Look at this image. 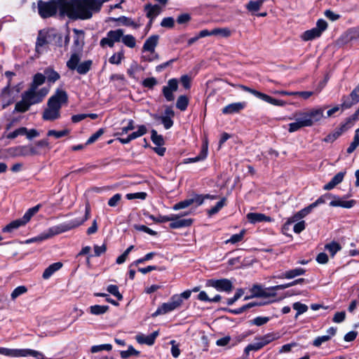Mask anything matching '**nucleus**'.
Masks as SVG:
<instances>
[{"label":"nucleus","mask_w":359,"mask_h":359,"mask_svg":"<svg viewBox=\"0 0 359 359\" xmlns=\"http://www.w3.org/2000/svg\"><path fill=\"white\" fill-rule=\"evenodd\" d=\"M98 10L94 0H70L61 14L71 19H88Z\"/></svg>","instance_id":"obj_1"},{"label":"nucleus","mask_w":359,"mask_h":359,"mask_svg":"<svg viewBox=\"0 0 359 359\" xmlns=\"http://www.w3.org/2000/svg\"><path fill=\"white\" fill-rule=\"evenodd\" d=\"M68 102L67 93L62 89H57L48 99L47 107L44 109L42 118L45 121H54L60 117V109Z\"/></svg>","instance_id":"obj_2"},{"label":"nucleus","mask_w":359,"mask_h":359,"mask_svg":"<svg viewBox=\"0 0 359 359\" xmlns=\"http://www.w3.org/2000/svg\"><path fill=\"white\" fill-rule=\"evenodd\" d=\"M188 215V212H184L182 214H176L171 216H159L155 217L153 215H150L149 217L155 222L163 223L166 222H171L170 227L171 229H180L183 227L190 226L193 223L192 219H182L183 216Z\"/></svg>","instance_id":"obj_3"},{"label":"nucleus","mask_w":359,"mask_h":359,"mask_svg":"<svg viewBox=\"0 0 359 359\" xmlns=\"http://www.w3.org/2000/svg\"><path fill=\"white\" fill-rule=\"evenodd\" d=\"M294 122L288 125V132L294 133L301 128L311 127V123L307 116L306 109L298 111L294 114Z\"/></svg>","instance_id":"obj_4"},{"label":"nucleus","mask_w":359,"mask_h":359,"mask_svg":"<svg viewBox=\"0 0 359 359\" xmlns=\"http://www.w3.org/2000/svg\"><path fill=\"white\" fill-rule=\"evenodd\" d=\"M39 209V205H36L29 209L21 219L14 220L5 226L2 229L3 232L11 233L14 229H16L20 226L25 224L30 220L32 217L38 212Z\"/></svg>","instance_id":"obj_5"},{"label":"nucleus","mask_w":359,"mask_h":359,"mask_svg":"<svg viewBox=\"0 0 359 359\" xmlns=\"http://www.w3.org/2000/svg\"><path fill=\"white\" fill-rule=\"evenodd\" d=\"M182 303L183 300L180 299V297L173 295L170 302L162 304V305L159 306L154 313H152L151 316L155 318L159 315H164L168 312L172 311L180 307Z\"/></svg>","instance_id":"obj_6"},{"label":"nucleus","mask_w":359,"mask_h":359,"mask_svg":"<svg viewBox=\"0 0 359 359\" xmlns=\"http://www.w3.org/2000/svg\"><path fill=\"white\" fill-rule=\"evenodd\" d=\"M327 23L324 20H318L316 23V27L305 31L301 35V39L304 41H309L318 38L321 36L322 33L327 29Z\"/></svg>","instance_id":"obj_7"},{"label":"nucleus","mask_w":359,"mask_h":359,"mask_svg":"<svg viewBox=\"0 0 359 359\" xmlns=\"http://www.w3.org/2000/svg\"><path fill=\"white\" fill-rule=\"evenodd\" d=\"M48 89L42 88L39 90L29 87V88L24 92L22 95L27 100L31 105L37 104L42 101L43 97L48 94Z\"/></svg>","instance_id":"obj_8"},{"label":"nucleus","mask_w":359,"mask_h":359,"mask_svg":"<svg viewBox=\"0 0 359 359\" xmlns=\"http://www.w3.org/2000/svg\"><path fill=\"white\" fill-rule=\"evenodd\" d=\"M239 88L246 92H248V93L254 95L255 96L259 97V99L273 104V105L283 107V106L285 105V104H286V102L283 100L275 99L265 93H263L257 91L255 89L250 88L248 86H245L243 85H240Z\"/></svg>","instance_id":"obj_9"},{"label":"nucleus","mask_w":359,"mask_h":359,"mask_svg":"<svg viewBox=\"0 0 359 359\" xmlns=\"http://www.w3.org/2000/svg\"><path fill=\"white\" fill-rule=\"evenodd\" d=\"M59 6L55 1L44 2L39 1L38 2L39 13L43 18H49L55 15Z\"/></svg>","instance_id":"obj_10"},{"label":"nucleus","mask_w":359,"mask_h":359,"mask_svg":"<svg viewBox=\"0 0 359 359\" xmlns=\"http://www.w3.org/2000/svg\"><path fill=\"white\" fill-rule=\"evenodd\" d=\"M355 40H359V27L348 30L335 41V45L343 47Z\"/></svg>","instance_id":"obj_11"},{"label":"nucleus","mask_w":359,"mask_h":359,"mask_svg":"<svg viewBox=\"0 0 359 359\" xmlns=\"http://www.w3.org/2000/svg\"><path fill=\"white\" fill-rule=\"evenodd\" d=\"M82 224V222H72L69 224H60L50 228L48 233L44 235V238H48L55 235L66 232L72 229L76 228Z\"/></svg>","instance_id":"obj_12"},{"label":"nucleus","mask_w":359,"mask_h":359,"mask_svg":"<svg viewBox=\"0 0 359 359\" xmlns=\"http://www.w3.org/2000/svg\"><path fill=\"white\" fill-rule=\"evenodd\" d=\"M175 116V111L172 108L169 106H166L164 113L161 116L155 115L154 118L158 121H161L164 128L166 130L170 129L173 125V121L172 118Z\"/></svg>","instance_id":"obj_13"},{"label":"nucleus","mask_w":359,"mask_h":359,"mask_svg":"<svg viewBox=\"0 0 359 359\" xmlns=\"http://www.w3.org/2000/svg\"><path fill=\"white\" fill-rule=\"evenodd\" d=\"M178 89V81L175 79L168 80L167 86H163L162 91L167 101H173L175 96L173 93Z\"/></svg>","instance_id":"obj_14"},{"label":"nucleus","mask_w":359,"mask_h":359,"mask_svg":"<svg viewBox=\"0 0 359 359\" xmlns=\"http://www.w3.org/2000/svg\"><path fill=\"white\" fill-rule=\"evenodd\" d=\"M306 112L308 118L311 123V126L319 123L325 118L324 111L320 107L307 109Z\"/></svg>","instance_id":"obj_15"},{"label":"nucleus","mask_w":359,"mask_h":359,"mask_svg":"<svg viewBox=\"0 0 359 359\" xmlns=\"http://www.w3.org/2000/svg\"><path fill=\"white\" fill-rule=\"evenodd\" d=\"M50 34L48 31L43 29L40 30L36 42V51L41 53L47 46L49 43Z\"/></svg>","instance_id":"obj_16"},{"label":"nucleus","mask_w":359,"mask_h":359,"mask_svg":"<svg viewBox=\"0 0 359 359\" xmlns=\"http://www.w3.org/2000/svg\"><path fill=\"white\" fill-rule=\"evenodd\" d=\"M210 285L219 290L226 292H230L233 289L232 283L228 279L211 280L209 281Z\"/></svg>","instance_id":"obj_17"},{"label":"nucleus","mask_w":359,"mask_h":359,"mask_svg":"<svg viewBox=\"0 0 359 359\" xmlns=\"http://www.w3.org/2000/svg\"><path fill=\"white\" fill-rule=\"evenodd\" d=\"M208 140L207 137H205L203 139V142L202 145V149L200 154L195 158H189L184 159L183 163L187 164L190 163H196L198 161H203L208 156Z\"/></svg>","instance_id":"obj_18"},{"label":"nucleus","mask_w":359,"mask_h":359,"mask_svg":"<svg viewBox=\"0 0 359 359\" xmlns=\"http://www.w3.org/2000/svg\"><path fill=\"white\" fill-rule=\"evenodd\" d=\"M13 150L14 155L18 156H35L39 154L38 151L32 145L18 146Z\"/></svg>","instance_id":"obj_19"},{"label":"nucleus","mask_w":359,"mask_h":359,"mask_svg":"<svg viewBox=\"0 0 359 359\" xmlns=\"http://www.w3.org/2000/svg\"><path fill=\"white\" fill-rule=\"evenodd\" d=\"M74 32L75 34L73 45L74 52L82 53L84 44V33L83 31H80L76 29H74Z\"/></svg>","instance_id":"obj_20"},{"label":"nucleus","mask_w":359,"mask_h":359,"mask_svg":"<svg viewBox=\"0 0 359 359\" xmlns=\"http://www.w3.org/2000/svg\"><path fill=\"white\" fill-rule=\"evenodd\" d=\"M271 341L272 339H270V337L266 336L264 338L259 339V341L247 346L245 348V352L246 354H249V352L251 351H257Z\"/></svg>","instance_id":"obj_21"},{"label":"nucleus","mask_w":359,"mask_h":359,"mask_svg":"<svg viewBox=\"0 0 359 359\" xmlns=\"http://www.w3.org/2000/svg\"><path fill=\"white\" fill-rule=\"evenodd\" d=\"M292 285V284L279 285L269 288H264L260 297L273 298L276 295V293L275 292L276 290H284L285 288L290 287Z\"/></svg>","instance_id":"obj_22"},{"label":"nucleus","mask_w":359,"mask_h":359,"mask_svg":"<svg viewBox=\"0 0 359 359\" xmlns=\"http://www.w3.org/2000/svg\"><path fill=\"white\" fill-rule=\"evenodd\" d=\"M245 104L244 102H234L229 104L222 109L224 114H232L238 113L244 109Z\"/></svg>","instance_id":"obj_23"},{"label":"nucleus","mask_w":359,"mask_h":359,"mask_svg":"<svg viewBox=\"0 0 359 359\" xmlns=\"http://www.w3.org/2000/svg\"><path fill=\"white\" fill-rule=\"evenodd\" d=\"M158 35H153L150 37H149L143 46V50L144 51H149L151 53H154L155 48L156 47L158 42Z\"/></svg>","instance_id":"obj_24"},{"label":"nucleus","mask_w":359,"mask_h":359,"mask_svg":"<svg viewBox=\"0 0 359 359\" xmlns=\"http://www.w3.org/2000/svg\"><path fill=\"white\" fill-rule=\"evenodd\" d=\"M248 220L252 223L255 224L257 222H271V218L269 217L266 216L264 214L262 213H257V212H250L248 213L247 215Z\"/></svg>","instance_id":"obj_25"},{"label":"nucleus","mask_w":359,"mask_h":359,"mask_svg":"<svg viewBox=\"0 0 359 359\" xmlns=\"http://www.w3.org/2000/svg\"><path fill=\"white\" fill-rule=\"evenodd\" d=\"M302 218L298 215L297 212H296L294 215H293L292 217H289L286 222L283 224L282 228V231L283 234L291 236L290 234V232L291 231V225L294 222H298L299 220H301Z\"/></svg>","instance_id":"obj_26"},{"label":"nucleus","mask_w":359,"mask_h":359,"mask_svg":"<svg viewBox=\"0 0 359 359\" xmlns=\"http://www.w3.org/2000/svg\"><path fill=\"white\" fill-rule=\"evenodd\" d=\"M355 203L353 200L344 201L337 197H333V200L330 203L332 207H341L344 208H351Z\"/></svg>","instance_id":"obj_27"},{"label":"nucleus","mask_w":359,"mask_h":359,"mask_svg":"<svg viewBox=\"0 0 359 359\" xmlns=\"http://www.w3.org/2000/svg\"><path fill=\"white\" fill-rule=\"evenodd\" d=\"M81 57V53L74 52L72 54L70 59L67 62V67L72 70L76 69L79 64Z\"/></svg>","instance_id":"obj_28"},{"label":"nucleus","mask_w":359,"mask_h":359,"mask_svg":"<svg viewBox=\"0 0 359 359\" xmlns=\"http://www.w3.org/2000/svg\"><path fill=\"white\" fill-rule=\"evenodd\" d=\"M62 266V264L61 262H56L51 265H50L43 273V278L44 279L49 278L55 271L60 269Z\"/></svg>","instance_id":"obj_29"},{"label":"nucleus","mask_w":359,"mask_h":359,"mask_svg":"<svg viewBox=\"0 0 359 359\" xmlns=\"http://www.w3.org/2000/svg\"><path fill=\"white\" fill-rule=\"evenodd\" d=\"M145 11H147V16L152 20L161 13V8L158 5L147 4L145 6Z\"/></svg>","instance_id":"obj_30"},{"label":"nucleus","mask_w":359,"mask_h":359,"mask_svg":"<svg viewBox=\"0 0 359 359\" xmlns=\"http://www.w3.org/2000/svg\"><path fill=\"white\" fill-rule=\"evenodd\" d=\"M28 288L25 285L16 287L11 293L10 298L12 302H15L19 297L26 294Z\"/></svg>","instance_id":"obj_31"},{"label":"nucleus","mask_w":359,"mask_h":359,"mask_svg":"<svg viewBox=\"0 0 359 359\" xmlns=\"http://www.w3.org/2000/svg\"><path fill=\"white\" fill-rule=\"evenodd\" d=\"M30 106L31 104L29 102L22 94V100L15 104V111L17 112L23 113L27 111L29 109Z\"/></svg>","instance_id":"obj_32"},{"label":"nucleus","mask_w":359,"mask_h":359,"mask_svg":"<svg viewBox=\"0 0 359 359\" xmlns=\"http://www.w3.org/2000/svg\"><path fill=\"white\" fill-rule=\"evenodd\" d=\"M346 130L347 128L346 127V125H342L338 130L327 135L324 139V142H333L342 134V133H344Z\"/></svg>","instance_id":"obj_33"},{"label":"nucleus","mask_w":359,"mask_h":359,"mask_svg":"<svg viewBox=\"0 0 359 359\" xmlns=\"http://www.w3.org/2000/svg\"><path fill=\"white\" fill-rule=\"evenodd\" d=\"M108 310L109 306L107 305H94L90 307V313L95 316L104 314Z\"/></svg>","instance_id":"obj_34"},{"label":"nucleus","mask_w":359,"mask_h":359,"mask_svg":"<svg viewBox=\"0 0 359 359\" xmlns=\"http://www.w3.org/2000/svg\"><path fill=\"white\" fill-rule=\"evenodd\" d=\"M264 3V0L250 1L246 5V8L250 12L258 11Z\"/></svg>","instance_id":"obj_35"},{"label":"nucleus","mask_w":359,"mask_h":359,"mask_svg":"<svg viewBox=\"0 0 359 359\" xmlns=\"http://www.w3.org/2000/svg\"><path fill=\"white\" fill-rule=\"evenodd\" d=\"M46 80V76L42 74L37 73L34 75L33 81L30 87L38 89V87L42 85Z\"/></svg>","instance_id":"obj_36"},{"label":"nucleus","mask_w":359,"mask_h":359,"mask_svg":"<svg viewBox=\"0 0 359 359\" xmlns=\"http://www.w3.org/2000/svg\"><path fill=\"white\" fill-rule=\"evenodd\" d=\"M304 272L305 271L303 269H295L286 271L285 273L282 275L281 278L290 279L296 276H301L304 274Z\"/></svg>","instance_id":"obj_37"},{"label":"nucleus","mask_w":359,"mask_h":359,"mask_svg":"<svg viewBox=\"0 0 359 359\" xmlns=\"http://www.w3.org/2000/svg\"><path fill=\"white\" fill-rule=\"evenodd\" d=\"M91 64L92 62L90 60L84 61L81 63H79L75 70H76L79 74H84L89 71Z\"/></svg>","instance_id":"obj_38"},{"label":"nucleus","mask_w":359,"mask_h":359,"mask_svg":"<svg viewBox=\"0 0 359 359\" xmlns=\"http://www.w3.org/2000/svg\"><path fill=\"white\" fill-rule=\"evenodd\" d=\"M211 34L228 38L231 35V31L229 28H216L211 31Z\"/></svg>","instance_id":"obj_39"},{"label":"nucleus","mask_w":359,"mask_h":359,"mask_svg":"<svg viewBox=\"0 0 359 359\" xmlns=\"http://www.w3.org/2000/svg\"><path fill=\"white\" fill-rule=\"evenodd\" d=\"M198 299L201 301L218 302L221 300V296L217 294L213 298H210L205 292L201 291L198 295Z\"/></svg>","instance_id":"obj_40"},{"label":"nucleus","mask_w":359,"mask_h":359,"mask_svg":"<svg viewBox=\"0 0 359 359\" xmlns=\"http://www.w3.org/2000/svg\"><path fill=\"white\" fill-rule=\"evenodd\" d=\"M325 248L328 250L332 257H334L335 254L341 249L340 245L335 242L325 245Z\"/></svg>","instance_id":"obj_41"},{"label":"nucleus","mask_w":359,"mask_h":359,"mask_svg":"<svg viewBox=\"0 0 359 359\" xmlns=\"http://www.w3.org/2000/svg\"><path fill=\"white\" fill-rule=\"evenodd\" d=\"M189 100L185 95H180L177 100L176 107L181 111H184L188 105Z\"/></svg>","instance_id":"obj_42"},{"label":"nucleus","mask_w":359,"mask_h":359,"mask_svg":"<svg viewBox=\"0 0 359 359\" xmlns=\"http://www.w3.org/2000/svg\"><path fill=\"white\" fill-rule=\"evenodd\" d=\"M151 139L152 142L158 146H161L164 144L163 136L158 134L157 131L155 130H151Z\"/></svg>","instance_id":"obj_43"},{"label":"nucleus","mask_w":359,"mask_h":359,"mask_svg":"<svg viewBox=\"0 0 359 359\" xmlns=\"http://www.w3.org/2000/svg\"><path fill=\"white\" fill-rule=\"evenodd\" d=\"M264 290V288H263L259 285H253L250 290V291L252 292V296L251 297H245V299L247 300L251 297H260Z\"/></svg>","instance_id":"obj_44"},{"label":"nucleus","mask_w":359,"mask_h":359,"mask_svg":"<svg viewBox=\"0 0 359 359\" xmlns=\"http://www.w3.org/2000/svg\"><path fill=\"white\" fill-rule=\"evenodd\" d=\"M111 348H112V346L111 344H101V345H95L90 348V352L92 353H96L97 352H100L102 351H110L111 350Z\"/></svg>","instance_id":"obj_45"},{"label":"nucleus","mask_w":359,"mask_h":359,"mask_svg":"<svg viewBox=\"0 0 359 359\" xmlns=\"http://www.w3.org/2000/svg\"><path fill=\"white\" fill-rule=\"evenodd\" d=\"M293 309L297 311L295 318H297L299 315L302 314L308 311V306L300 302H295L292 305Z\"/></svg>","instance_id":"obj_46"},{"label":"nucleus","mask_w":359,"mask_h":359,"mask_svg":"<svg viewBox=\"0 0 359 359\" xmlns=\"http://www.w3.org/2000/svg\"><path fill=\"white\" fill-rule=\"evenodd\" d=\"M140 352L135 350L132 346H130L127 351H122L120 353L121 357L122 358H127L132 355L138 356Z\"/></svg>","instance_id":"obj_47"},{"label":"nucleus","mask_w":359,"mask_h":359,"mask_svg":"<svg viewBox=\"0 0 359 359\" xmlns=\"http://www.w3.org/2000/svg\"><path fill=\"white\" fill-rule=\"evenodd\" d=\"M123 35V32L122 29H116L114 31H110L108 33V36L111 38L112 41H119L121 39H122Z\"/></svg>","instance_id":"obj_48"},{"label":"nucleus","mask_w":359,"mask_h":359,"mask_svg":"<svg viewBox=\"0 0 359 359\" xmlns=\"http://www.w3.org/2000/svg\"><path fill=\"white\" fill-rule=\"evenodd\" d=\"M136 341L140 344H147V345H152L154 343L152 341V338L149 337V336H145L144 334H137L135 337Z\"/></svg>","instance_id":"obj_49"},{"label":"nucleus","mask_w":359,"mask_h":359,"mask_svg":"<svg viewBox=\"0 0 359 359\" xmlns=\"http://www.w3.org/2000/svg\"><path fill=\"white\" fill-rule=\"evenodd\" d=\"M318 203L317 201H316L314 203L310 204L309 206L306 207L305 208L299 210L297 212L298 215L302 217V218H304L306 216H307L310 212L314 208H316L317 205H318Z\"/></svg>","instance_id":"obj_50"},{"label":"nucleus","mask_w":359,"mask_h":359,"mask_svg":"<svg viewBox=\"0 0 359 359\" xmlns=\"http://www.w3.org/2000/svg\"><path fill=\"white\" fill-rule=\"evenodd\" d=\"M244 234H245V230H243L239 233L233 235L229 239H228V240H226L225 241V243L226 244H228V243H231V244L237 243H238V242H240V241H241L243 240Z\"/></svg>","instance_id":"obj_51"},{"label":"nucleus","mask_w":359,"mask_h":359,"mask_svg":"<svg viewBox=\"0 0 359 359\" xmlns=\"http://www.w3.org/2000/svg\"><path fill=\"white\" fill-rule=\"evenodd\" d=\"M359 128L356 130L355 134L353 138V141L350 144L349 147L347 149V152L348 154L352 153L359 145Z\"/></svg>","instance_id":"obj_52"},{"label":"nucleus","mask_w":359,"mask_h":359,"mask_svg":"<svg viewBox=\"0 0 359 359\" xmlns=\"http://www.w3.org/2000/svg\"><path fill=\"white\" fill-rule=\"evenodd\" d=\"M122 42L129 48H134L136 45L135 39L132 35H126L122 37Z\"/></svg>","instance_id":"obj_53"},{"label":"nucleus","mask_w":359,"mask_h":359,"mask_svg":"<svg viewBox=\"0 0 359 359\" xmlns=\"http://www.w3.org/2000/svg\"><path fill=\"white\" fill-rule=\"evenodd\" d=\"M225 202H226V198H222V200L220 201H219L215 207L212 208L211 209H210L208 211V214L210 216H211V215L217 213L219 210H220L224 207V205H225Z\"/></svg>","instance_id":"obj_54"},{"label":"nucleus","mask_w":359,"mask_h":359,"mask_svg":"<svg viewBox=\"0 0 359 359\" xmlns=\"http://www.w3.org/2000/svg\"><path fill=\"white\" fill-rule=\"evenodd\" d=\"M192 204H193V200H190V198H189V199H186V200H184L183 201H180L179 203H176L172 207V209L174 210H180V209L186 208L190 206Z\"/></svg>","instance_id":"obj_55"},{"label":"nucleus","mask_w":359,"mask_h":359,"mask_svg":"<svg viewBox=\"0 0 359 359\" xmlns=\"http://www.w3.org/2000/svg\"><path fill=\"white\" fill-rule=\"evenodd\" d=\"M45 74L46 78H47L48 81L53 82L57 81L60 78L59 74L56 72L50 69H46L45 71Z\"/></svg>","instance_id":"obj_56"},{"label":"nucleus","mask_w":359,"mask_h":359,"mask_svg":"<svg viewBox=\"0 0 359 359\" xmlns=\"http://www.w3.org/2000/svg\"><path fill=\"white\" fill-rule=\"evenodd\" d=\"M107 291L117 297L118 300H121L123 299L122 294L119 292L118 287L115 285H110L107 287Z\"/></svg>","instance_id":"obj_57"},{"label":"nucleus","mask_w":359,"mask_h":359,"mask_svg":"<svg viewBox=\"0 0 359 359\" xmlns=\"http://www.w3.org/2000/svg\"><path fill=\"white\" fill-rule=\"evenodd\" d=\"M359 91L357 90V88L351 93L350 96L352 99V102L347 104L344 102L342 106L346 108L350 107L352 104L357 103L359 101V95L358 94Z\"/></svg>","instance_id":"obj_58"},{"label":"nucleus","mask_w":359,"mask_h":359,"mask_svg":"<svg viewBox=\"0 0 359 359\" xmlns=\"http://www.w3.org/2000/svg\"><path fill=\"white\" fill-rule=\"evenodd\" d=\"M0 354L16 358V349L0 347Z\"/></svg>","instance_id":"obj_59"},{"label":"nucleus","mask_w":359,"mask_h":359,"mask_svg":"<svg viewBox=\"0 0 359 359\" xmlns=\"http://www.w3.org/2000/svg\"><path fill=\"white\" fill-rule=\"evenodd\" d=\"M147 194L145 192H138L135 194H126V198L128 200H133V199H141L144 200L147 197Z\"/></svg>","instance_id":"obj_60"},{"label":"nucleus","mask_w":359,"mask_h":359,"mask_svg":"<svg viewBox=\"0 0 359 359\" xmlns=\"http://www.w3.org/2000/svg\"><path fill=\"white\" fill-rule=\"evenodd\" d=\"M69 133L68 130H64L61 131H56L54 130H50L48 132L47 135L48 136H53L55 138H60L63 136L67 135Z\"/></svg>","instance_id":"obj_61"},{"label":"nucleus","mask_w":359,"mask_h":359,"mask_svg":"<svg viewBox=\"0 0 359 359\" xmlns=\"http://www.w3.org/2000/svg\"><path fill=\"white\" fill-rule=\"evenodd\" d=\"M191 81V77L187 74L182 76L180 78V82L185 89L190 88Z\"/></svg>","instance_id":"obj_62"},{"label":"nucleus","mask_w":359,"mask_h":359,"mask_svg":"<svg viewBox=\"0 0 359 359\" xmlns=\"http://www.w3.org/2000/svg\"><path fill=\"white\" fill-rule=\"evenodd\" d=\"M156 83L157 81L154 77L147 78L142 81V85L149 88H152Z\"/></svg>","instance_id":"obj_63"},{"label":"nucleus","mask_w":359,"mask_h":359,"mask_svg":"<svg viewBox=\"0 0 359 359\" xmlns=\"http://www.w3.org/2000/svg\"><path fill=\"white\" fill-rule=\"evenodd\" d=\"M121 199V195L119 194H116L114 195L108 201V205L110 207H115L118 205Z\"/></svg>","instance_id":"obj_64"}]
</instances>
